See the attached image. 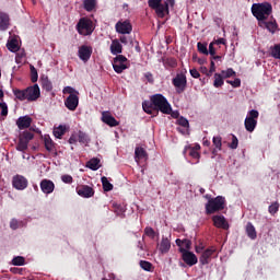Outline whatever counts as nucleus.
<instances>
[{
    "instance_id": "56",
    "label": "nucleus",
    "mask_w": 280,
    "mask_h": 280,
    "mask_svg": "<svg viewBox=\"0 0 280 280\" xmlns=\"http://www.w3.org/2000/svg\"><path fill=\"white\" fill-rule=\"evenodd\" d=\"M190 75L191 78L198 79L200 78V72L197 69H190Z\"/></svg>"
},
{
    "instance_id": "50",
    "label": "nucleus",
    "mask_w": 280,
    "mask_h": 280,
    "mask_svg": "<svg viewBox=\"0 0 280 280\" xmlns=\"http://www.w3.org/2000/svg\"><path fill=\"white\" fill-rule=\"evenodd\" d=\"M0 108H1V115H2V117H7V115H8V104H5V103H0Z\"/></svg>"
},
{
    "instance_id": "48",
    "label": "nucleus",
    "mask_w": 280,
    "mask_h": 280,
    "mask_svg": "<svg viewBox=\"0 0 280 280\" xmlns=\"http://www.w3.org/2000/svg\"><path fill=\"white\" fill-rule=\"evenodd\" d=\"M61 180L62 183H65L66 185H71V183H73V177L71 175H62L61 176Z\"/></svg>"
},
{
    "instance_id": "8",
    "label": "nucleus",
    "mask_w": 280,
    "mask_h": 280,
    "mask_svg": "<svg viewBox=\"0 0 280 280\" xmlns=\"http://www.w3.org/2000/svg\"><path fill=\"white\" fill-rule=\"evenodd\" d=\"M128 59L124 55H118L113 62V69L116 73H124L126 69H128V66H126V62Z\"/></svg>"
},
{
    "instance_id": "40",
    "label": "nucleus",
    "mask_w": 280,
    "mask_h": 280,
    "mask_svg": "<svg viewBox=\"0 0 280 280\" xmlns=\"http://www.w3.org/2000/svg\"><path fill=\"white\" fill-rule=\"evenodd\" d=\"M13 266H25V258L23 256H18L12 259Z\"/></svg>"
},
{
    "instance_id": "55",
    "label": "nucleus",
    "mask_w": 280,
    "mask_h": 280,
    "mask_svg": "<svg viewBox=\"0 0 280 280\" xmlns=\"http://www.w3.org/2000/svg\"><path fill=\"white\" fill-rule=\"evenodd\" d=\"M213 45H215V43L213 42L209 45L208 54H210V56H215V48L213 47Z\"/></svg>"
},
{
    "instance_id": "47",
    "label": "nucleus",
    "mask_w": 280,
    "mask_h": 280,
    "mask_svg": "<svg viewBox=\"0 0 280 280\" xmlns=\"http://www.w3.org/2000/svg\"><path fill=\"white\" fill-rule=\"evenodd\" d=\"M31 80L32 82H38V71L34 67H31Z\"/></svg>"
},
{
    "instance_id": "14",
    "label": "nucleus",
    "mask_w": 280,
    "mask_h": 280,
    "mask_svg": "<svg viewBox=\"0 0 280 280\" xmlns=\"http://www.w3.org/2000/svg\"><path fill=\"white\" fill-rule=\"evenodd\" d=\"M93 54V48L91 46L83 45L79 48L78 56L83 62H89L91 60V55Z\"/></svg>"
},
{
    "instance_id": "25",
    "label": "nucleus",
    "mask_w": 280,
    "mask_h": 280,
    "mask_svg": "<svg viewBox=\"0 0 280 280\" xmlns=\"http://www.w3.org/2000/svg\"><path fill=\"white\" fill-rule=\"evenodd\" d=\"M121 43H119L118 39H113L110 45V52L113 54V56H117V54H121Z\"/></svg>"
},
{
    "instance_id": "20",
    "label": "nucleus",
    "mask_w": 280,
    "mask_h": 280,
    "mask_svg": "<svg viewBox=\"0 0 280 280\" xmlns=\"http://www.w3.org/2000/svg\"><path fill=\"white\" fill-rule=\"evenodd\" d=\"M159 250L162 253V255H166V253H170V248H172V240L168 237L162 236V240L160 242Z\"/></svg>"
},
{
    "instance_id": "6",
    "label": "nucleus",
    "mask_w": 280,
    "mask_h": 280,
    "mask_svg": "<svg viewBox=\"0 0 280 280\" xmlns=\"http://www.w3.org/2000/svg\"><path fill=\"white\" fill-rule=\"evenodd\" d=\"M148 5L155 11L160 19H163L167 12V3H163V0H148Z\"/></svg>"
},
{
    "instance_id": "16",
    "label": "nucleus",
    "mask_w": 280,
    "mask_h": 280,
    "mask_svg": "<svg viewBox=\"0 0 280 280\" xmlns=\"http://www.w3.org/2000/svg\"><path fill=\"white\" fill-rule=\"evenodd\" d=\"M212 222L217 229H223L224 231H229V222L224 215H214L212 217Z\"/></svg>"
},
{
    "instance_id": "53",
    "label": "nucleus",
    "mask_w": 280,
    "mask_h": 280,
    "mask_svg": "<svg viewBox=\"0 0 280 280\" xmlns=\"http://www.w3.org/2000/svg\"><path fill=\"white\" fill-rule=\"evenodd\" d=\"M189 155L192 159H200V153L196 149H191Z\"/></svg>"
},
{
    "instance_id": "33",
    "label": "nucleus",
    "mask_w": 280,
    "mask_h": 280,
    "mask_svg": "<svg viewBox=\"0 0 280 280\" xmlns=\"http://www.w3.org/2000/svg\"><path fill=\"white\" fill-rule=\"evenodd\" d=\"M7 48L9 49V51H12L13 54H15V51L19 50V40L16 39H11L7 43Z\"/></svg>"
},
{
    "instance_id": "15",
    "label": "nucleus",
    "mask_w": 280,
    "mask_h": 280,
    "mask_svg": "<svg viewBox=\"0 0 280 280\" xmlns=\"http://www.w3.org/2000/svg\"><path fill=\"white\" fill-rule=\"evenodd\" d=\"M39 187L43 191V194L49 195L54 194V190L56 189V185L51 179H43L39 184Z\"/></svg>"
},
{
    "instance_id": "62",
    "label": "nucleus",
    "mask_w": 280,
    "mask_h": 280,
    "mask_svg": "<svg viewBox=\"0 0 280 280\" xmlns=\"http://www.w3.org/2000/svg\"><path fill=\"white\" fill-rule=\"evenodd\" d=\"M120 43H122L124 45H126L128 43V38H126V36H121L120 37Z\"/></svg>"
},
{
    "instance_id": "21",
    "label": "nucleus",
    "mask_w": 280,
    "mask_h": 280,
    "mask_svg": "<svg viewBox=\"0 0 280 280\" xmlns=\"http://www.w3.org/2000/svg\"><path fill=\"white\" fill-rule=\"evenodd\" d=\"M16 126L20 130H25V128H30L32 126V117L22 116L18 119Z\"/></svg>"
},
{
    "instance_id": "63",
    "label": "nucleus",
    "mask_w": 280,
    "mask_h": 280,
    "mask_svg": "<svg viewBox=\"0 0 280 280\" xmlns=\"http://www.w3.org/2000/svg\"><path fill=\"white\" fill-rule=\"evenodd\" d=\"M201 73H206V75L209 73L207 67H201Z\"/></svg>"
},
{
    "instance_id": "18",
    "label": "nucleus",
    "mask_w": 280,
    "mask_h": 280,
    "mask_svg": "<svg viewBox=\"0 0 280 280\" xmlns=\"http://www.w3.org/2000/svg\"><path fill=\"white\" fill-rule=\"evenodd\" d=\"M102 121L103 124H106L110 128H115L119 125V121L113 117L110 112H102Z\"/></svg>"
},
{
    "instance_id": "28",
    "label": "nucleus",
    "mask_w": 280,
    "mask_h": 280,
    "mask_svg": "<svg viewBox=\"0 0 280 280\" xmlns=\"http://www.w3.org/2000/svg\"><path fill=\"white\" fill-rule=\"evenodd\" d=\"M212 143L214 145L212 154H215V152H220V150H222V137H220V136L213 137Z\"/></svg>"
},
{
    "instance_id": "10",
    "label": "nucleus",
    "mask_w": 280,
    "mask_h": 280,
    "mask_svg": "<svg viewBox=\"0 0 280 280\" xmlns=\"http://www.w3.org/2000/svg\"><path fill=\"white\" fill-rule=\"evenodd\" d=\"M27 102H36L40 97V88L38 84H34L25 89Z\"/></svg>"
},
{
    "instance_id": "44",
    "label": "nucleus",
    "mask_w": 280,
    "mask_h": 280,
    "mask_svg": "<svg viewBox=\"0 0 280 280\" xmlns=\"http://www.w3.org/2000/svg\"><path fill=\"white\" fill-rule=\"evenodd\" d=\"M140 268H142V270H145L147 272H150V270H152V264L150 261L141 260Z\"/></svg>"
},
{
    "instance_id": "17",
    "label": "nucleus",
    "mask_w": 280,
    "mask_h": 280,
    "mask_svg": "<svg viewBox=\"0 0 280 280\" xmlns=\"http://www.w3.org/2000/svg\"><path fill=\"white\" fill-rule=\"evenodd\" d=\"M116 32L118 34H130V32H132V24H130L129 21H119L116 24Z\"/></svg>"
},
{
    "instance_id": "22",
    "label": "nucleus",
    "mask_w": 280,
    "mask_h": 280,
    "mask_svg": "<svg viewBox=\"0 0 280 280\" xmlns=\"http://www.w3.org/2000/svg\"><path fill=\"white\" fill-rule=\"evenodd\" d=\"M77 194H79L82 198H93L95 191L90 186H81L77 189Z\"/></svg>"
},
{
    "instance_id": "59",
    "label": "nucleus",
    "mask_w": 280,
    "mask_h": 280,
    "mask_svg": "<svg viewBox=\"0 0 280 280\" xmlns=\"http://www.w3.org/2000/svg\"><path fill=\"white\" fill-rule=\"evenodd\" d=\"M214 45H226V39L224 38H219V39H215L214 42Z\"/></svg>"
},
{
    "instance_id": "26",
    "label": "nucleus",
    "mask_w": 280,
    "mask_h": 280,
    "mask_svg": "<svg viewBox=\"0 0 280 280\" xmlns=\"http://www.w3.org/2000/svg\"><path fill=\"white\" fill-rule=\"evenodd\" d=\"M8 25H10V16L5 13H0V30L2 32L8 30Z\"/></svg>"
},
{
    "instance_id": "34",
    "label": "nucleus",
    "mask_w": 280,
    "mask_h": 280,
    "mask_svg": "<svg viewBox=\"0 0 280 280\" xmlns=\"http://www.w3.org/2000/svg\"><path fill=\"white\" fill-rule=\"evenodd\" d=\"M42 88L44 89V91H51L54 89V85L51 84V81H49V78L45 77L42 78Z\"/></svg>"
},
{
    "instance_id": "37",
    "label": "nucleus",
    "mask_w": 280,
    "mask_h": 280,
    "mask_svg": "<svg viewBox=\"0 0 280 280\" xmlns=\"http://www.w3.org/2000/svg\"><path fill=\"white\" fill-rule=\"evenodd\" d=\"M271 56L276 60H280V44H276L273 47L270 48Z\"/></svg>"
},
{
    "instance_id": "12",
    "label": "nucleus",
    "mask_w": 280,
    "mask_h": 280,
    "mask_svg": "<svg viewBox=\"0 0 280 280\" xmlns=\"http://www.w3.org/2000/svg\"><path fill=\"white\" fill-rule=\"evenodd\" d=\"M173 85L175 86L177 93H183L187 88V77H185V74H177L173 79Z\"/></svg>"
},
{
    "instance_id": "4",
    "label": "nucleus",
    "mask_w": 280,
    "mask_h": 280,
    "mask_svg": "<svg viewBox=\"0 0 280 280\" xmlns=\"http://www.w3.org/2000/svg\"><path fill=\"white\" fill-rule=\"evenodd\" d=\"M77 30L81 36H91L95 28L93 27V21L82 18L77 24Z\"/></svg>"
},
{
    "instance_id": "23",
    "label": "nucleus",
    "mask_w": 280,
    "mask_h": 280,
    "mask_svg": "<svg viewBox=\"0 0 280 280\" xmlns=\"http://www.w3.org/2000/svg\"><path fill=\"white\" fill-rule=\"evenodd\" d=\"M142 159H144L147 161L148 152L145 151V149H143L141 147H137L136 150H135V161H136V163H139L140 161H142Z\"/></svg>"
},
{
    "instance_id": "7",
    "label": "nucleus",
    "mask_w": 280,
    "mask_h": 280,
    "mask_svg": "<svg viewBox=\"0 0 280 280\" xmlns=\"http://www.w3.org/2000/svg\"><path fill=\"white\" fill-rule=\"evenodd\" d=\"M32 139H34V133L28 132V131L23 132L19 138V142L16 144V150L19 152H25V150H27V148L30 145V141H32Z\"/></svg>"
},
{
    "instance_id": "27",
    "label": "nucleus",
    "mask_w": 280,
    "mask_h": 280,
    "mask_svg": "<svg viewBox=\"0 0 280 280\" xmlns=\"http://www.w3.org/2000/svg\"><path fill=\"white\" fill-rule=\"evenodd\" d=\"M246 233L250 240H257V231L255 230V225H253V223H247Z\"/></svg>"
},
{
    "instance_id": "24",
    "label": "nucleus",
    "mask_w": 280,
    "mask_h": 280,
    "mask_svg": "<svg viewBox=\"0 0 280 280\" xmlns=\"http://www.w3.org/2000/svg\"><path fill=\"white\" fill-rule=\"evenodd\" d=\"M178 126H182L177 128L178 132H182L183 135H185V132H188L189 130V120H187V118L185 117H179L177 120ZM184 128V131H183Z\"/></svg>"
},
{
    "instance_id": "32",
    "label": "nucleus",
    "mask_w": 280,
    "mask_h": 280,
    "mask_svg": "<svg viewBox=\"0 0 280 280\" xmlns=\"http://www.w3.org/2000/svg\"><path fill=\"white\" fill-rule=\"evenodd\" d=\"M86 167H89V170H93V172H97V170L100 168V160L98 159H91L88 163H86Z\"/></svg>"
},
{
    "instance_id": "64",
    "label": "nucleus",
    "mask_w": 280,
    "mask_h": 280,
    "mask_svg": "<svg viewBox=\"0 0 280 280\" xmlns=\"http://www.w3.org/2000/svg\"><path fill=\"white\" fill-rule=\"evenodd\" d=\"M69 143H70V144L77 143L75 138H74V137H70V139H69Z\"/></svg>"
},
{
    "instance_id": "57",
    "label": "nucleus",
    "mask_w": 280,
    "mask_h": 280,
    "mask_svg": "<svg viewBox=\"0 0 280 280\" xmlns=\"http://www.w3.org/2000/svg\"><path fill=\"white\" fill-rule=\"evenodd\" d=\"M211 73H215V62L213 60L210 62V70L207 75L209 77Z\"/></svg>"
},
{
    "instance_id": "58",
    "label": "nucleus",
    "mask_w": 280,
    "mask_h": 280,
    "mask_svg": "<svg viewBox=\"0 0 280 280\" xmlns=\"http://www.w3.org/2000/svg\"><path fill=\"white\" fill-rule=\"evenodd\" d=\"M144 78L148 80V82H151V84L154 83V77L152 75V73L147 72L144 74Z\"/></svg>"
},
{
    "instance_id": "39",
    "label": "nucleus",
    "mask_w": 280,
    "mask_h": 280,
    "mask_svg": "<svg viewBox=\"0 0 280 280\" xmlns=\"http://www.w3.org/2000/svg\"><path fill=\"white\" fill-rule=\"evenodd\" d=\"M220 75H222L223 80H226V78H233L235 72L233 71V68H229L226 70H222Z\"/></svg>"
},
{
    "instance_id": "19",
    "label": "nucleus",
    "mask_w": 280,
    "mask_h": 280,
    "mask_svg": "<svg viewBox=\"0 0 280 280\" xmlns=\"http://www.w3.org/2000/svg\"><path fill=\"white\" fill-rule=\"evenodd\" d=\"M215 250L217 249L214 246L206 249L199 259L200 264H202V266H207V264H209L211 261V257H213V254L215 253Z\"/></svg>"
},
{
    "instance_id": "36",
    "label": "nucleus",
    "mask_w": 280,
    "mask_h": 280,
    "mask_svg": "<svg viewBox=\"0 0 280 280\" xmlns=\"http://www.w3.org/2000/svg\"><path fill=\"white\" fill-rule=\"evenodd\" d=\"M104 191H113V184L108 180V177L101 178Z\"/></svg>"
},
{
    "instance_id": "46",
    "label": "nucleus",
    "mask_w": 280,
    "mask_h": 280,
    "mask_svg": "<svg viewBox=\"0 0 280 280\" xmlns=\"http://www.w3.org/2000/svg\"><path fill=\"white\" fill-rule=\"evenodd\" d=\"M226 83L231 84L233 89H240V86H242V80L240 79H235L234 81L228 80Z\"/></svg>"
},
{
    "instance_id": "11",
    "label": "nucleus",
    "mask_w": 280,
    "mask_h": 280,
    "mask_svg": "<svg viewBox=\"0 0 280 280\" xmlns=\"http://www.w3.org/2000/svg\"><path fill=\"white\" fill-rule=\"evenodd\" d=\"M12 185L14 189H18V191H23L24 189H27V178L23 175H15L12 178Z\"/></svg>"
},
{
    "instance_id": "45",
    "label": "nucleus",
    "mask_w": 280,
    "mask_h": 280,
    "mask_svg": "<svg viewBox=\"0 0 280 280\" xmlns=\"http://www.w3.org/2000/svg\"><path fill=\"white\" fill-rule=\"evenodd\" d=\"M269 213L271 215H275V213H277V211H279V202H273L269 206V209H268Z\"/></svg>"
},
{
    "instance_id": "13",
    "label": "nucleus",
    "mask_w": 280,
    "mask_h": 280,
    "mask_svg": "<svg viewBox=\"0 0 280 280\" xmlns=\"http://www.w3.org/2000/svg\"><path fill=\"white\" fill-rule=\"evenodd\" d=\"M79 94H70L66 100H65V106L68 108V110H75L80 104V96Z\"/></svg>"
},
{
    "instance_id": "41",
    "label": "nucleus",
    "mask_w": 280,
    "mask_h": 280,
    "mask_svg": "<svg viewBox=\"0 0 280 280\" xmlns=\"http://www.w3.org/2000/svg\"><path fill=\"white\" fill-rule=\"evenodd\" d=\"M45 148L48 152H54V141L50 138L45 137Z\"/></svg>"
},
{
    "instance_id": "1",
    "label": "nucleus",
    "mask_w": 280,
    "mask_h": 280,
    "mask_svg": "<svg viewBox=\"0 0 280 280\" xmlns=\"http://www.w3.org/2000/svg\"><path fill=\"white\" fill-rule=\"evenodd\" d=\"M252 14L257 19L258 25L262 30H268L270 34H275V32L279 30L277 20L271 19L270 21H267L268 16L272 14V4L270 2L254 3L252 5Z\"/></svg>"
},
{
    "instance_id": "43",
    "label": "nucleus",
    "mask_w": 280,
    "mask_h": 280,
    "mask_svg": "<svg viewBox=\"0 0 280 280\" xmlns=\"http://www.w3.org/2000/svg\"><path fill=\"white\" fill-rule=\"evenodd\" d=\"M62 93L65 95H67V93L70 94V95H80V92H78L75 89H73L71 86L63 88Z\"/></svg>"
},
{
    "instance_id": "51",
    "label": "nucleus",
    "mask_w": 280,
    "mask_h": 280,
    "mask_svg": "<svg viewBox=\"0 0 280 280\" xmlns=\"http://www.w3.org/2000/svg\"><path fill=\"white\" fill-rule=\"evenodd\" d=\"M144 233H145V235H148L149 237H152V240H154V235H155L154 229L145 228Z\"/></svg>"
},
{
    "instance_id": "35",
    "label": "nucleus",
    "mask_w": 280,
    "mask_h": 280,
    "mask_svg": "<svg viewBox=\"0 0 280 280\" xmlns=\"http://www.w3.org/2000/svg\"><path fill=\"white\" fill-rule=\"evenodd\" d=\"M13 95L16 97V100H20V102H25V100H27L25 90H14Z\"/></svg>"
},
{
    "instance_id": "30",
    "label": "nucleus",
    "mask_w": 280,
    "mask_h": 280,
    "mask_svg": "<svg viewBox=\"0 0 280 280\" xmlns=\"http://www.w3.org/2000/svg\"><path fill=\"white\" fill-rule=\"evenodd\" d=\"M97 5V0H84L83 7L86 12H93L94 8Z\"/></svg>"
},
{
    "instance_id": "2",
    "label": "nucleus",
    "mask_w": 280,
    "mask_h": 280,
    "mask_svg": "<svg viewBox=\"0 0 280 280\" xmlns=\"http://www.w3.org/2000/svg\"><path fill=\"white\" fill-rule=\"evenodd\" d=\"M142 108L148 115H152L154 110H160L163 115H172V105L163 94H154L150 101L142 102Z\"/></svg>"
},
{
    "instance_id": "31",
    "label": "nucleus",
    "mask_w": 280,
    "mask_h": 280,
    "mask_svg": "<svg viewBox=\"0 0 280 280\" xmlns=\"http://www.w3.org/2000/svg\"><path fill=\"white\" fill-rule=\"evenodd\" d=\"M214 89H220L221 86H224V79L222 74L214 73V81H213Z\"/></svg>"
},
{
    "instance_id": "49",
    "label": "nucleus",
    "mask_w": 280,
    "mask_h": 280,
    "mask_svg": "<svg viewBox=\"0 0 280 280\" xmlns=\"http://www.w3.org/2000/svg\"><path fill=\"white\" fill-rule=\"evenodd\" d=\"M240 141L237 140V137L232 136V142L230 144L231 150H237Z\"/></svg>"
},
{
    "instance_id": "5",
    "label": "nucleus",
    "mask_w": 280,
    "mask_h": 280,
    "mask_svg": "<svg viewBox=\"0 0 280 280\" xmlns=\"http://www.w3.org/2000/svg\"><path fill=\"white\" fill-rule=\"evenodd\" d=\"M257 119H259V112L257 109L249 110L244 122L247 132H255V128H257Z\"/></svg>"
},
{
    "instance_id": "29",
    "label": "nucleus",
    "mask_w": 280,
    "mask_h": 280,
    "mask_svg": "<svg viewBox=\"0 0 280 280\" xmlns=\"http://www.w3.org/2000/svg\"><path fill=\"white\" fill-rule=\"evenodd\" d=\"M65 132H67V127L59 125L57 128L54 129V137H56V139H62Z\"/></svg>"
},
{
    "instance_id": "9",
    "label": "nucleus",
    "mask_w": 280,
    "mask_h": 280,
    "mask_svg": "<svg viewBox=\"0 0 280 280\" xmlns=\"http://www.w3.org/2000/svg\"><path fill=\"white\" fill-rule=\"evenodd\" d=\"M179 253H182L183 261H185L187 266H196V264H198V257H196V254L185 249V247H180Z\"/></svg>"
},
{
    "instance_id": "38",
    "label": "nucleus",
    "mask_w": 280,
    "mask_h": 280,
    "mask_svg": "<svg viewBox=\"0 0 280 280\" xmlns=\"http://www.w3.org/2000/svg\"><path fill=\"white\" fill-rule=\"evenodd\" d=\"M78 140H79V143H84L85 145L91 141L89 136L82 131H79Z\"/></svg>"
},
{
    "instance_id": "61",
    "label": "nucleus",
    "mask_w": 280,
    "mask_h": 280,
    "mask_svg": "<svg viewBox=\"0 0 280 280\" xmlns=\"http://www.w3.org/2000/svg\"><path fill=\"white\" fill-rule=\"evenodd\" d=\"M164 3H167V12H170V5H174L175 1L174 0H166V2Z\"/></svg>"
},
{
    "instance_id": "52",
    "label": "nucleus",
    "mask_w": 280,
    "mask_h": 280,
    "mask_svg": "<svg viewBox=\"0 0 280 280\" xmlns=\"http://www.w3.org/2000/svg\"><path fill=\"white\" fill-rule=\"evenodd\" d=\"M19 224L20 223L16 219L11 220V222H10V226L13 231H16V229H19Z\"/></svg>"
},
{
    "instance_id": "60",
    "label": "nucleus",
    "mask_w": 280,
    "mask_h": 280,
    "mask_svg": "<svg viewBox=\"0 0 280 280\" xmlns=\"http://www.w3.org/2000/svg\"><path fill=\"white\" fill-rule=\"evenodd\" d=\"M184 243H185L184 240H180V238H177V240L175 241L176 246H178L179 248H183V244H184Z\"/></svg>"
},
{
    "instance_id": "54",
    "label": "nucleus",
    "mask_w": 280,
    "mask_h": 280,
    "mask_svg": "<svg viewBox=\"0 0 280 280\" xmlns=\"http://www.w3.org/2000/svg\"><path fill=\"white\" fill-rule=\"evenodd\" d=\"M183 246H184L185 250H189L191 248V241L185 238Z\"/></svg>"
},
{
    "instance_id": "3",
    "label": "nucleus",
    "mask_w": 280,
    "mask_h": 280,
    "mask_svg": "<svg viewBox=\"0 0 280 280\" xmlns=\"http://www.w3.org/2000/svg\"><path fill=\"white\" fill-rule=\"evenodd\" d=\"M225 200L224 197L218 196L217 198L209 199L206 203V213H217V211H222L224 209Z\"/></svg>"
},
{
    "instance_id": "42",
    "label": "nucleus",
    "mask_w": 280,
    "mask_h": 280,
    "mask_svg": "<svg viewBox=\"0 0 280 280\" xmlns=\"http://www.w3.org/2000/svg\"><path fill=\"white\" fill-rule=\"evenodd\" d=\"M197 49L200 54H205L206 56H209V49H207V44L198 43Z\"/></svg>"
}]
</instances>
